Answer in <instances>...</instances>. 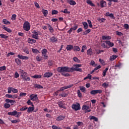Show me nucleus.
<instances>
[{
  "instance_id": "nucleus-5",
  "label": "nucleus",
  "mask_w": 129,
  "mask_h": 129,
  "mask_svg": "<svg viewBox=\"0 0 129 129\" xmlns=\"http://www.w3.org/2000/svg\"><path fill=\"white\" fill-rule=\"evenodd\" d=\"M72 108L74 110H76V111H77V110H80V104H79V103H77V104H73L72 106Z\"/></svg>"
},
{
  "instance_id": "nucleus-31",
  "label": "nucleus",
  "mask_w": 129,
  "mask_h": 129,
  "mask_svg": "<svg viewBox=\"0 0 129 129\" xmlns=\"http://www.w3.org/2000/svg\"><path fill=\"white\" fill-rule=\"evenodd\" d=\"M86 3L91 7H95V5H94L91 0H87Z\"/></svg>"
},
{
  "instance_id": "nucleus-25",
  "label": "nucleus",
  "mask_w": 129,
  "mask_h": 129,
  "mask_svg": "<svg viewBox=\"0 0 129 129\" xmlns=\"http://www.w3.org/2000/svg\"><path fill=\"white\" fill-rule=\"evenodd\" d=\"M6 97H8V98H17L18 97V96H14V95H10V94H6Z\"/></svg>"
},
{
  "instance_id": "nucleus-56",
  "label": "nucleus",
  "mask_w": 129,
  "mask_h": 129,
  "mask_svg": "<svg viewBox=\"0 0 129 129\" xmlns=\"http://www.w3.org/2000/svg\"><path fill=\"white\" fill-rule=\"evenodd\" d=\"M32 50L33 53H34V54H36V53H40V51L39 50H38V49H37L32 48Z\"/></svg>"
},
{
  "instance_id": "nucleus-43",
  "label": "nucleus",
  "mask_w": 129,
  "mask_h": 129,
  "mask_svg": "<svg viewBox=\"0 0 129 129\" xmlns=\"http://www.w3.org/2000/svg\"><path fill=\"white\" fill-rule=\"evenodd\" d=\"M41 53L42 55L46 54L47 53H48V50H47V49L44 48L42 50Z\"/></svg>"
},
{
  "instance_id": "nucleus-33",
  "label": "nucleus",
  "mask_w": 129,
  "mask_h": 129,
  "mask_svg": "<svg viewBox=\"0 0 129 129\" xmlns=\"http://www.w3.org/2000/svg\"><path fill=\"white\" fill-rule=\"evenodd\" d=\"M108 71V68H106L103 71V77H105V75H106V73Z\"/></svg>"
},
{
  "instance_id": "nucleus-39",
  "label": "nucleus",
  "mask_w": 129,
  "mask_h": 129,
  "mask_svg": "<svg viewBox=\"0 0 129 129\" xmlns=\"http://www.w3.org/2000/svg\"><path fill=\"white\" fill-rule=\"evenodd\" d=\"M82 109L83 110H88V109H89V106L86 105H84L82 107Z\"/></svg>"
},
{
  "instance_id": "nucleus-38",
  "label": "nucleus",
  "mask_w": 129,
  "mask_h": 129,
  "mask_svg": "<svg viewBox=\"0 0 129 129\" xmlns=\"http://www.w3.org/2000/svg\"><path fill=\"white\" fill-rule=\"evenodd\" d=\"M121 66V63L119 62L115 64L114 69H116V68H119V69H120Z\"/></svg>"
},
{
  "instance_id": "nucleus-9",
  "label": "nucleus",
  "mask_w": 129,
  "mask_h": 129,
  "mask_svg": "<svg viewBox=\"0 0 129 129\" xmlns=\"http://www.w3.org/2000/svg\"><path fill=\"white\" fill-rule=\"evenodd\" d=\"M73 86V84H71L69 86L62 87L60 88L59 90H58V91H59V92L60 91H64V90H65V89H68V88H71V87H72Z\"/></svg>"
},
{
  "instance_id": "nucleus-57",
  "label": "nucleus",
  "mask_w": 129,
  "mask_h": 129,
  "mask_svg": "<svg viewBox=\"0 0 129 129\" xmlns=\"http://www.w3.org/2000/svg\"><path fill=\"white\" fill-rule=\"evenodd\" d=\"M103 52H104V50H97L96 51V53L98 55H99V54H100V53H103Z\"/></svg>"
},
{
  "instance_id": "nucleus-7",
  "label": "nucleus",
  "mask_w": 129,
  "mask_h": 129,
  "mask_svg": "<svg viewBox=\"0 0 129 129\" xmlns=\"http://www.w3.org/2000/svg\"><path fill=\"white\" fill-rule=\"evenodd\" d=\"M33 34H32V37L35 40H39V32H37L36 30H34L33 32Z\"/></svg>"
},
{
  "instance_id": "nucleus-54",
  "label": "nucleus",
  "mask_w": 129,
  "mask_h": 129,
  "mask_svg": "<svg viewBox=\"0 0 129 129\" xmlns=\"http://www.w3.org/2000/svg\"><path fill=\"white\" fill-rule=\"evenodd\" d=\"M61 12L64 14H70V12L68 11V9H65L64 11H61Z\"/></svg>"
},
{
  "instance_id": "nucleus-35",
  "label": "nucleus",
  "mask_w": 129,
  "mask_h": 129,
  "mask_svg": "<svg viewBox=\"0 0 129 129\" xmlns=\"http://www.w3.org/2000/svg\"><path fill=\"white\" fill-rule=\"evenodd\" d=\"M31 77L32 78H35L36 79H38L42 78V75H34V76H32Z\"/></svg>"
},
{
  "instance_id": "nucleus-28",
  "label": "nucleus",
  "mask_w": 129,
  "mask_h": 129,
  "mask_svg": "<svg viewBox=\"0 0 129 129\" xmlns=\"http://www.w3.org/2000/svg\"><path fill=\"white\" fill-rule=\"evenodd\" d=\"M89 119L90 120L93 119L95 121H98V118L94 116H90Z\"/></svg>"
},
{
  "instance_id": "nucleus-40",
  "label": "nucleus",
  "mask_w": 129,
  "mask_h": 129,
  "mask_svg": "<svg viewBox=\"0 0 129 129\" xmlns=\"http://www.w3.org/2000/svg\"><path fill=\"white\" fill-rule=\"evenodd\" d=\"M3 22L5 25H10V24H11V22L7 20V19H3Z\"/></svg>"
},
{
  "instance_id": "nucleus-17",
  "label": "nucleus",
  "mask_w": 129,
  "mask_h": 129,
  "mask_svg": "<svg viewBox=\"0 0 129 129\" xmlns=\"http://www.w3.org/2000/svg\"><path fill=\"white\" fill-rule=\"evenodd\" d=\"M65 118V116L63 115H59L56 118V121H61V120H63Z\"/></svg>"
},
{
  "instance_id": "nucleus-21",
  "label": "nucleus",
  "mask_w": 129,
  "mask_h": 129,
  "mask_svg": "<svg viewBox=\"0 0 129 129\" xmlns=\"http://www.w3.org/2000/svg\"><path fill=\"white\" fill-rule=\"evenodd\" d=\"M105 42L107 45H109V47H113L114 46V43L110 42V41H105Z\"/></svg>"
},
{
  "instance_id": "nucleus-47",
  "label": "nucleus",
  "mask_w": 129,
  "mask_h": 129,
  "mask_svg": "<svg viewBox=\"0 0 129 129\" xmlns=\"http://www.w3.org/2000/svg\"><path fill=\"white\" fill-rule=\"evenodd\" d=\"M16 19H17V15L16 14L12 15L11 17L12 21H16Z\"/></svg>"
},
{
  "instance_id": "nucleus-64",
  "label": "nucleus",
  "mask_w": 129,
  "mask_h": 129,
  "mask_svg": "<svg viewBox=\"0 0 129 129\" xmlns=\"http://www.w3.org/2000/svg\"><path fill=\"white\" fill-rule=\"evenodd\" d=\"M12 89L11 87H9L8 88V93H12Z\"/></svg>"
},
{
  "instance_id": "nucleus-29",
  "label": "nucleus",
  "mask_w": 129,
  "mask_h": 129,
  "mask_svg": "<svg viewBox=\"0 0 129 129\" xmlns=\"http://www.w3.org/2000/svg\"><path fill=\"white\" fill-rule=\"evenodd\" d=\"M102 40H110V39H111V37H110L109 36L103 35L102 37Z\"/></svg>"
},
{
  "instance_id": "nucleus-30",
  "label": "nucleus",
  "mask_w": 129,
  "mask_h": 129,
  "mask_svg": "<svg viewBox=\"0 0 129 129\" xmlns=\"http://www.w3.org/2000/svg\"><path fill=\"white\" fill-rule=\"evenodd\" d=\"M91 32V29H87L85 31L83 32V35H86L87 34H89Z\"/></svg>"
},
{
  "instance_id": "nucleus-23",
  "label": "nucleus",
  "mask_w": 129,
  "mask_h": 129,
  "mask_svg": "<svg viewBox=\"0 0 129 129\" xmlns=\"http://www.w3.org/2000/svg\"><path fill=\"white\" fill-rule=\"evenodd\" d=\"M73 45L70 44L67 45L66 49H67L68 51H71V50H73Z\"/></svg>"
},
{
  "instance_id": "nucleus-58",
  "label": "nucleus",
  "mask_w": 129,
  "mask_h": 129,
  "mask_svg": "<svg viewBox=\"0 0 129 129\" xmlns=\"http://www.w3.org/2000/svg\"><path fill=\"white\" fill-rule=\"evenodd\" d=\"M23 52H25V53H26V54H30V52L29 51V50L28 49V48H24L23 50Z\"/></svg>"
},
{
  "instance_id": "nucleus-50",
  "label": "nucleus",
  "mask_w": 129,
  "mask_h": 129,
  "mask_svg": "<svg viewBox=\"0 0 129 129\" xmlns=\"http://www.w3.org/2000/svg\"><path fill=\"white\" fill-rule=\"evenodd\" d=\"M27 104H28V105H31L32 106H34V104L31 101V100H28L27 102Z\"/></svg>"
},
{
  "instance_id": "nucleus-46",
  "label": "nucleus",
  "mask_w": 129,
  "mask_h": 129,
  "mask_svg": "<svg viewBox=\"0 0 129 129\" xmlns=\"http://www.w3.org/2000/svg\"><path fill=\"white\" fill-rule=\"evenodd\" d=\"M4 107L5 108H6V109L10 108L11 107V105L9 103H6L4 104Z\"/></svg>"
},
{
  "instance_id": "nucleus-18",
  "label": "nucleus",
  "mask_w": 129,
  "mask_h": 129,
  "mask_svg": "<svg viewBox=\"0 0 129 129\" xmlns=\"http://www.w3.org/2000/svg\"><path fill=\"white\" fill-rule=\"evenodd\" d=\"M46 26H47L50 33H54V28L52 27V26H51L50 24L49 23L46 24Z\"/></svg>"
},
{
  "instance_id": "nucleus-52",
  "label": "nucleus",
  "mask_w": 129,
  "mask_h": 129,
  "mask_svg": "<svg viewBox=\"0 0 129 129\" xmlns=\"http://www.w3.org/2000/svg\"><path fill=\"white\" fill-rule=\"evenodd\" d=\"M67 95H68V94H67L65 93H62L59 94V96H61V97H66V96H67Z\"/></svg>"
},
{
  "instance_id": "nucleus-1",
  "label": "nucleus",
  "mask_w": 129,
  "mask_h": 129,
  "mask_svg": "<svg viewBox=\"0 0 129 129\" xmlns=\"http://www.w3.org/2000/svg\"><path fill=\"white\" fill-rule=\"evenodd\" d=\"M82 67V64H74L72 68H69V67H58L56 69V71L59 73H61V75L63 76L68 77L69 76H70V74H69L68 73L65 72H73V71L81 72L82 71V69H80V67Z\"/></svg>"
},
{
  "instance_id": "nucleus-34",
  "label": "nucleus",
  "mask_w": 129,
  "mask_h": 129,
  "mask_svg": "<svg viewBox=\"0 0 129 129\" xmlns=\"http://www.w3.org/2000/svg\"><path fill=\"white\" fill-rule=\"evenodd\" d=\"M15 62L18 65H21L22 64V61H21V59L19 58H16Z\"/></svg>"
},
{
  "instance_id": "nucleus-62",
  "label": "nucleus",
  "mask_w": 129,
  "mask_h": 129,
  "mask_svg": "<svg viewBox=\"0 0 129 129\" xmlns=\"http://www.w3.org/2000/svg\"><path fill=\"white\" fill-rule=\"evenodd\" d=\"M57 14H58V11L55 10L52 11L51 15H57Z\"/></svg>"
},
{
  "instance_id": "nucleus-10",
  "label": "nucleus",
  "mask_w": 129,
  "mask_h": 129,
  "mask_svg": "<svg viewBox=\"0 0 129 129\" xmlns=\"http://www.w3.org/2000/svg\"><path fill=\"white\" fill-rule=\"evenodd\" d=\"M44 77L46 78H49V77H51V76H53V73L51 72H47L44 74Z\"/></svg>"
},
{
  "instance_id": "nucleus-16",
  "label": "nucleus",
  "mask_w": 129,
  "mask_h": 129,
  "mask_svg": "<svg viewBox=\"0 0 129 129\" xmlns=\"http://www.w3.org/2000/svg\"><path fill=\"white\" fill-rule=\"evenodd\" d=\"M57 104L60 108H63L64 109H66V107L64 106V104L62 101H59L57 102Z\"/></svg>"
},
{
  "instance_id": "nucleus-6",
  "label": "nucleus",
  "mask_w": 129,
  "mask_h": 129,
  "mask_svg": "<svg viewBox=\"0 0 129 129\" xmlns=\"http://www.w3.org/2000/svg\"><path fill=\"white\" fill-rule=\"evenodd\" d=\"M98 93H102V90H93L90 92V94L91 95H95V94H97Z\"/></svg>"
},
{
  "instance_id": "nucleus-44",
  "label": "nucleus",
  "mask_w": 129,
  "mask_h": 129,
  "mask_svg": "<svg viewBox=\"0 0 129 129\" xmlns=\"http://www.w3.org/2000/svg\"><path fill=\"white\" fill-rule=\"evenodd\" d=\"M99 61L100 63H101V64H102V65H103V66L105 65V61H104V60L101 59V58H99Z\"/></svg>"
},
{
  "instance_id": "nucleus-22",
  "label": "nucleus",
  "mask_w": 129,
  "mask_h": 129,
  "mask_svg": "<svg viewBox=\"0 0 129 129\" xmlns=\"http://www.w3.org/2000/svg\"><path fill=\"white\" fill-rule=\"evenodd\" d=\"M117 58V56L115 54H113L112 55L110 56L109 60L110 61H114L115 59Z\"/></svg>"
},
{
  "instance_id": "nucleus-8",
  "label": "nucleus",
  "mask_w": 129,
  "mask_h": 129,
  "mask_svg": "<svg viewBox=\"0 0 129 129\" xmlns=\"http://www.w3.org/2000/svg\"><path fill=\"white\" fill-rule=\"evenodd\" d=\"M30 98L32 101H37L38 100V95L31 94L30 96Z\"/></svg>"
},
{
  "instance_id": "nucleus-49",
  "label": "nucleus",
  "mask_w": 129,
  "mask_h": 129,
  "mask_svg": "<svg viewBox=\"0 0 129 129\" xmlns=\"http://www.w3.org/2000/svg\"><path fill=\"white\" fill-rule=\"evenodd\" d=\"M28 109V107L26 106L22 107L20 109V111H25Z\"/></svg>"
},
{
  "instance_id": "nucleus-26",
  "label": "nucleus",
  "mask_w": 129,
  "mask_h": 129,
  "mask_svg": "<svg viewBox=\"0 0 129 129\" xmlns=\"http://www.w3.org/2000/svg\"><path fill=\"white\" fill-rule=\"evenodd\" d=\"M82 25L83 26H84V30H87V29H88V24H87V22H82Z\"/></svg>"
},
{
  "instance_id": "nucleus-4",
  "label": "nucleus",
  "mask_w": 129,
  "mask_h": 129,
  "mask_svg": "<svg viewBox=\"0 0 129 129\" xmlns=\"http://www.w3.org/2000/svg\"><path fill=\"white\" fill-rule=\"evenodd\" d=\"M8 114L12 116H16V117H20L21 116V112H18L16 110H14L13 112H9L8 113Z\"/></svg>"
},
{
  "instance_id": "nucleus-61",
  "label": "nucleus",
  "mask_w": 129,
  "mask_h": 129,
  "mask_svg": "<svg viewBox=\"0 0 129 129\" xmlns=\"http://www.w3.org/2000/svg\"><path fill=\"white\" fill-rule=\"evenodd\" d=\"M15 78H19L20 77V75L18 73V72H16L15 74Z\"/></svg>"
},
{
  "instance_id": "nucleus-13",
  "label": "nucleus",
  "mask_w": 129,
  "mask_h": 129,
  "mask_svg": "<svg viewBox=\"0 0 129 129\" xmlns=\"http://www.w3.org/2000/svg\"><path fill=\"white\" fill-rule=\"evenodd\" d=\"M34 110H35V106H30L27 108V112H28V113H32Z\"/></svg>"
},
{
  "instance_id": "nucleus-37",
  "label": "nucleus",
  "mask_w": 129,
  "mask_h": 129,
  "mask_svg": "<svg viewBox=\"0 0 129 129\" xmlns=\"http://www.w3.org/2000/svg\"><path fill=\"white\" fill-rule=\"evenodd\" d=\"M92 49L91 48H89L88 50H87V55H89L90 56H91V55H92Z\"/></svg>"
},
{
  "instance_id": "nucleus-59",
  "label": "nucleus",
  "mask_w": 129,
  "mask_h": 129,
  "mask_svg": "<svg viewBox=\"0 0 129 129\" xmlns=\"http://www.w3.org/2000/svg\"><path fill=\"white\" fill-rule=\"evenodd\" d=\"M7 67L6 66H3L0 67V71H4V70H6Z\"/></svg>"
},
{
  "instance_id": "nucleus-27",
  "label": "nucleus",
  "mask_w": 129,
  "mask_h": 129,
  "mask_svg": "<svg viewBox=\"0 0 129 129\" xmlns=\"http://www.w3.org/2000/svg\"><path fill=\"white\" fill-rule=\"evenodd\" d=\"M2 28H3L5 31H6L8 33H12V30L8 27H6V26L5 25L3 26Z\"/></svg>"
},
{
  "instance_id": "nucleus-63",
  "label": "nucleus",
  "mask_w": 129,
  "mask_h": 129,
  "mask_svg": "<svg viewBox=\"0 0 129 129\" xmlns=\"http://www.w3.org/2000/svg\"><path fill=\"white\" fill-rule=\"evenodd\" d=\"M77 124H78V126H81L83 125V123L81 121L77 122Z\"/></svg>"
},
{
  "instance_id": "nucleus-53",
  "label": "nucleus",
  "mask_w": 129,
  "mask_h": 129,
  "mask_svg": "<svg viewBox=\"0 0 129 129\" xmlns=\"http://www.w3.org/2000/svg\"><path fill=\"white\" fill-rule=\"evenodd\" d=\"M87 22L88 23L89 27L90 28H92L93 26H92V23H91V21L90 20H88Z\"/></svg>"
},
{
  "instance_id": "nucleus-19",
  "label": "nucleus",
  "mask_w": 129,
  "mask_h": 129,
  "mask_svg": "<svg viewBox=\"0 0 129 129\" xmlns=\"http://www.w3.org/2000/svg\"><path fill=\"white\" fill-rule=\"evenodd\" d=\"M67 2L71 6H75V5H76V2L73 0H67Z\"/></svg>"
},
{
  "instance_id": "nucleus-36",
  "label": "nucleus",
  "mask_w": 129,
  "mask_h": 129,
  "mask_svg": "<svg viewBox=\"0 0 129 129\" xmlns=\"http://www.w3.org/2000/svg\"><path fill=\"white\" fill-rule=\"evenodd\" d=\"M42 12L43 13L44 17H47L48 16V11L43 9Z\"/></svg>"
},
{
  "instance_id": "nucleus-32",
  "label": "nucleus",
  "mask_w": 129,
  "mask_h": 129,
  "mask_svg": "<svg viewBox=\"0 0 129 129\" xmlns=\"http://www.w3.org/2000/svg\"><path fill=\"white\" fill-rule=\"evenodd\" d=\"M80 89L82 92H83L84 93H85L86 92V89L85 87L83 86H80Z\"/></svg>"
},
{
  "instance_id": "nucleus-51",
  "label": "nucleus",
  "mask_w": 129,
  "mask_h": 129,
  "mask_svg": "<svg viewBox=\"0 0 129 129\" xmlns=\"http://www.w3.org/2000/svg\"><path fill=\"white\" fill-rule=\"evenodd\" d=\"M91 77H92V76L89 74H88L87 77H86L85 78H84V80H86V79H90V80H91Z\"/></svg>"
},
{
  "instance_id": "nucleus-14",
  "label": "nucleus",
  "mask_w": 129,
  "mask_h": 129,
  "mask_svg": "<svg viewBox=\"0 0 129 129\" xmlns=\"http://www.w3.org/2000/svg\"><path fill=\"white\" fill-rule=\"evenodd\" d=\"M33 88L34 89H43V86L41 85H39L37 84H34Z\"/></svg>"
},
{
  "instance_id": "nucleus-2",
  "label": "nucleus",
  "mask_w": 129,
  "mask_h": 129,
  "mask_svg": "<svg viewBox=\"0 0 129 129\" xmlns=\"http://www.w3.org/2000/svg\"><path fill=\"white\" fill-rule=\"evenodd\" d=\"M19 73L21 75V77H22V79L24 81H30L31 80V78H30V77H27V79H26V77L28 76V73L25 72V71L20 70Z\"/></svg>"
},
{
  "instance_id": "nucleus-24",
  "label": "nucleus",
  "mask_w": 129,
  "mask_h": 129,
  "mask_svg": "<svg viewBox=\"0 0 129 129\" xmlns=\"http://www.w3.org/2000/svg\"><path fill=\"white\" fill-rule=\"evenodd\" d=\"M28 43L29 44H34V43H36V40L32 38H28Z\"/></svg>"
},
{
  "instance_id": "nucleus-20",
  "label": "nucleus",
  "mask_w": 129,
  "mask_h": 129,
  "mask_svg": "<svg viewBox=\"0 0 129 129\" xmlns=\"http://www.w3.org/2000/svg\"><path fill=\"white\" fill-rule=\"evenodd\" d=\"M73 51L74 52H79L80 51V47L79 46L75 45L73 47Z\"/></svg>"
},
{
  "instance_id": "nucleus-48",
  "label": "nucleus",
  "mask_w": 129,
  "mask_h": 129,
  "mask_svg": "<svg viewBox=\"0 0 129 129\" xmlns=\"http://www.w3.org/2000/svg\"><path fill=\"white\" fill-rule=\"evenodd\" d=\"M73 60L75 62H77V63H80V60L77 58V57H74L73 58Z\"/></svg>"
},
{
  "instance_id": "nucleus-12",
  "label": "nucleus",
  "mask_w": 129,
  "mask_h": 129,
  "mask_svg": "<svg viewBox=\"0 0 129 129\" xmlns=\"http://www.w3.org/2000/svg\"><path fill=\"white\" fill-rule=\"evenodd\" d=\"M100 6L102 8H106V2H105L104 0H101L100 2Z\"/></svg>"
},
{
  "instance_id": "nucleus-15",
  "label": "nucleus",
  "mask_w": 129,
  "mask_h": 129,
  "mask_svg": "<svg viewBox=\"0 0 129 129\" xmlns=\"http://www.w3.org/2000/svg\"><path fill=\"white\" fill-rule=\"evenodd\" d=\"M49 41L51 42V43H56V42L58 41V39L55 36H52L49 39Z\"/></svg>"
},
{
  "instance_id": "nucleus-11",
  "label": "nucleus",
  "mask_w": 129,
  "mask_h": 129,
  "mask_svg": "<svg viewBox=\"0 0 129 129\" xmlns=\"http://www.w3.org/2000/svg\"><path fill=\"white\" fill-rule=\"evenodd\" d=\"M18 58L21 59V60H28L29 59V57L27 56H23L22 54H18L17 55Z\"/></svg>"
},
{
  "instance_id": "nucleus-45",
  "label": "nucleus",
  "mask_w": 129,
  "mask_h": 129,
  "mask_svg": "<svg viewBox=\"0 0 129 129\" xmlns=\"http://www.w3.org/2000/svg\"><path fill=\"white\" fill-rule=\"evenodd\" d=\"M36 59L38 62H41L42 61V57L37 55L36 57Z\"/></svg>"
},
{
  "instance_id": "nucleus-3",
  "label": "nucleus",
  "mask_w": 129,
  "mask_h": 129,
  "mask_svg": "<svg viewBox=\"0 0 129 129\" xmlns=\"http://www.w3.org/2000/svg\"><path fill=\"white\" fill-rule=\"evenodd\" d=\"M23 30L27 32L31 30V24L28 21H25L23 24Z\"/></svg>"
},
{
  "instance_id": "nucleus-42",
  "label": "nucleus",
  "mask_w": 129,
  "mask_h": 129,
  "mask_svg": "<svg viewBox=\"0 0 129 129\" xmlns=\"http://www.w3.org/2000/svg\"><path fill=\"white\" fill-rule=\"evenodd\" d=\"M0 37H1V38H2L3 39H8V38H9V36H8L4 34H1Z\"/></svg>"
},
{
  "instance_id": "nucleus-41",
  "label": "nucleus",
  "mask_w": 129,
  "mask_h": 129,
  "mask_svg": "<svg viewBox=\"0 0 129 129\" xmlns=\"http://www.w3.org/2000/svg\"><path fill=\"white\" fill-rule=\"evenodd\" d=\"M26 95H27V93H23V92H21L19 94V98L21 97H25V96H26Z\"/></svg>"
},
{
  "instance_id": "nucleus-60",
  "label": "nucleus",
  "mask_w": 129,
  "mask_h": 129,
  "mask_svg": "<svg viewBox=\"0 0 129 129\" xmlns=\"http://www.w3.org/2000/svg\"><path fill=\"white\" fill-rule=\"evenodd\" d=\"M109 17L110 18V19H112L113 20H114L115 19V17H114V15L112 13L110 14Z\"/></svg>"
},
{
  "instance_id": "nucleus-55",
  "label": "nucleus",
  "mask_w": 129,
  "mask_h": 129,
  "mask_svg": "<svg viewBox=\"0 0 129 129\" xmlns=\"http://www.w3.org/2000/svg\"><path fill=\"white\" fill-rule=\"evenodd\" d=\"M12 92H13V93H18V92H19V91H18L17 89H15V88L12 87Z\"/></svg>"
}]
</instances>
